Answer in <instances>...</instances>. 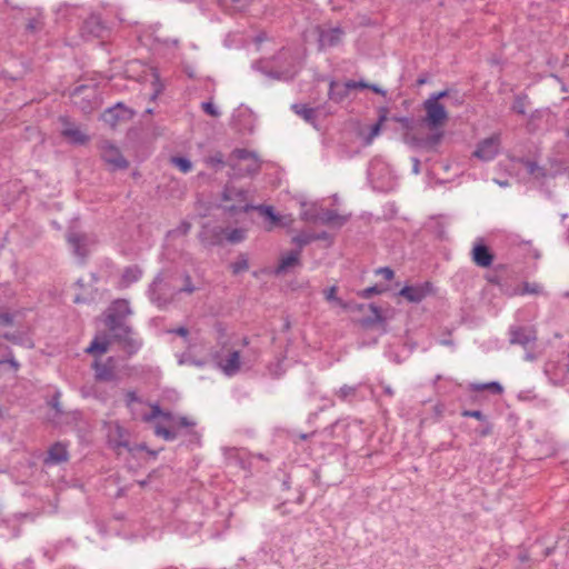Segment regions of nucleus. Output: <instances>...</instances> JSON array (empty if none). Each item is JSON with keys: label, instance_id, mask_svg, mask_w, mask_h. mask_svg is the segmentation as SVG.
<instances>
[{"label": "nucleus", "instance_id": "nucleus-1", "mask_svg": "<svg viewBox=\"0 0 569 569\" xmlns=\"http://www.w3.org/2000/svg\"><path fill=\"white\" fill-rule=\"evenodd\" d=\"M172 280L173 272L169 269H163L156 274L148 287V298L159 309L168 308L179 295L178 288L172 284Z\"/></svg>", "mask_w": 569, "mask_h": 569}, {"label": "nucleus", "instance_id": "nucleus-2", "mask_svg": "<svg viewBox=\"0 0 569 569\" xmlns=\"http://www.w3.org/2000/svg\"><path fill=\"white\" fill-rule=\"evenodd\" d=\"M221 200L226 202L223 209L229 216L253 211L249 190L244 188H238L231 183H227L222 190Z\"/></svg>", "mask_w": 569, "mask_h": 569}, {"label": "nucleus", "instance_id": "nucleus-3", "mask_svg": "<svg viewBox=\"0 0 569 569\" xmlns=\"http://www.w3.org/2000/svg\"><path fill=\"white\" fill-rule=\"evenodd\" d=\"M423 110L426 114L421 119V122L431 130L442 127L449 118L445 106L433 100H425Z\"/></svg>", "mask_w": 569, "mask_h": 569}, {"label": "nucleus", "instance_id": "nucleus-4", "mask_svg": "<svg viewBox=\"0 0 569 569\" xmlns=\"http://www.w3.org/2000/svg\"><path fill=\"white\" fill-rule=\"evenodd\" d=\"M108 32L104 20L97 13L89 14L80 27V36L86 41L103 38Z\"/></svg>", "mask_w": 569, "mask_h": 569}, {"label": "nucleus", "instance_id": "nucleus-5", "mask_svg": "<svg viewBox=\"0 0 569 569\" xmlns=\"http://www.w3.org/2000/svg\"><path fill=\"white\" fill-rule=\"evenodd\" d=\"M132 310L127 299H117L111 302L106 317V326L110 331H116L117 327L124 325L123 320L131 315Z\"/></svg>", "mask_w": 569, "mask_h": 569}, {"label": "nucleus", "instance_id": "nucleus-6", "mask_svg": "<svg viewBox=\"0 0 569 569\" xmlns=\"http://www.w3.org/2000/svg\"><path fill=\"white\" fill-rule=\"evenodd\" d=\"M113 332L114 339L122 345L123 350L132 356L142 347V339L133 336V329L128 325H120Z\"/></svg>", "mask_w": 569, "mask_h": 569}, {"label": "nucleus", "instance_id": "nucleus-7", "mask_svg": "<svg viewBox=\"0 0 569 569\" xmlns=\"http://www.w3.org/2000/svg\"><path fill=\"white\" fill-rule=\"evenodd\" d=\"M100 154L103 161L112 166V169L124 170L129 167L128 160L123 157L120 149L109 140H103L100 146Z\"/></svg>", "mask_w": 569, "mask_h": 569}, {"label": "nucleus", "instance_id": "nucleus-8", "mask_svg": "<svg viewBox=\"0 0 569 569\" xmlns=\"http://www.w3.org/2000/svg\"><path fill=\"white\" fill-rule=\"evenodd\" d=\"M500 144V134L493 133L492 136L478 142L476 150L472 152V156L482 161H491L498 156Z\"/></svg>", "mask_w": 569, "mask_h": 569}, {"label": "nucleus", "instance_id": "nucleus-9", "mask_svg": "<svg viewBox=\"0 0 569 569\" xmlns=\"http://www.w3.org/2000/svg\"><path fill=\"white\" fill-rule=\"evenodd\" d=\"M537 331L529 326H512L509 329V342L527 348L537 341Z\"/></svg>", "mask_w": 569, "mask_h": 569}, {"label": "nucleus", "instance_id": "nucleus-10", "mask_svg": "<svg viewBox=\"0 0 569 569\" xmlns=\"http://www.w3.org/2000/svg\"><path fill=\"white\" fill-rule=\"evenodd\" d=\"M226 228L220 226H203L199 232V240L204 247H216L223 243Z\"/></svg>", "mask_w": 569, "mask_h": 569}, {"label": "nucleus", "instance_id": "nucleus-11", "mask_svg": "<svg viewBox=\"0 0 569 569\" xmlns=\"http://www.w3.org/2000/svg\"><path fill=\"white\" fill-rule=\"evenodd\" d=\"M432 292V284L430 282H423L416 286H405L400 291L399 296L412 303L421 302L426 297Z\"/></svg>", "mask_w": 569, "mask_h": 569}, {"label": "nucleus", "instance_id": "nucleus-12", "mask_svg": "<svg viewBox=\"0 0 569 569\" xmlns=\"http://www.w3.org/2000/svg\"><path fill=\"white\" fill-rule=\"evenodd\" d=\"M60 122L63 124L61 136L67 139L68 142L76 146H84L89 142V136L82 132L78 127L73 126L67 117H61Z\"/></svg>", "mask_w": 569, "mask_h": 569}, {"label": "nucleus", "instance_id": "nucleus-13", "mask_svg": "<svg viewBox=\"0 0 569 569\" xmlns=\"http://www.w3.org/2000/svg\"><path fill=\"white\" fill-rule=\"evenodd\" d=\"M318 32L319 50L338 46L342 41V37L345 34V31L340 27H335L330 29L318 28Z\"/></svg>", "mask_w": 569, "mask_h": 569}, {"label": "nucleus", "instance_id": "nucleus-14", "mask_svg": "<svg viewBox=\"0 0 569 569\" xmlns=\"http://www.w3.org/2000/svg\"><path fill=\"white\" fill-rule=\"evenodd\" d=\"M493 253L490 248L482 242V240L477 241L471 250V259L473 263L480 268H488L493 262Z\"/></svg>", "mask_w": 569, "mask_h": 569}, {"label": "nucleus", "instance_id": "nucleus-15", "mask_svg": "<svg viewBox=\"0 0 569 569\" xmlns=\"http://www.w3.org/2000/svg\"><path fill=\"white\" fill-rule=\"evenodd\" d=\"M133 116V112L124 107L121 102H118L116 106L108 108L102 113V119L106 123L111 127H116L121 120H129Z\"/></svg>", "mask_w": 569, "mask_h": 569}, {"label": "nucleus", "instance_id": "nucleus-16", "mask_svg": "<svg viewBox=\"0 0 569 569\" xmlns=\"http://www.w3.org/2000/svg\"><path fill=\"white\" fill-rule=\"evenodd\" d=\"M203 164L211 169L214 173L221 171L224 167H230L231 170L237 169V164L224 159V154L220 150H213L202 158Z\"/></svg>", "mask_w": 569, "mask_h": 569}, {"label": "nucleus", "instance_id": "nucleus-17", "mask_svg": "<svg viewBox=\"0 0 569 569\" xmlns=\"http://www.w3.org/2000/svg\"><path fill=\"white\" fill-rule=\"evenodd\" d=\"M216 359L219 368L223 371L224 375L232 377L239 372L241 366L239 351L233 350L226 358H220L217 355Z\"/></svg>", "mask_w": 569, "mask_h": 569}, {"label": "nucleus", "instance_id": "nucleus-18", "mask_svg": "<svg viewBox=\"0 0 569 569\" xmlns=\"http://www.w3.org/2000/svg\"><path fill=\"white\" fill-rule=\"evenodd\" d=\"M300 249L291 250L288 254L282 256L274 270L277 276L284 274L289 269L301 266Z\"/></svg>", "mask_w": 569, "mask_h": 569}, {"label": "nucleus", "instance_id": "nucleus-19", "mask_svg": "<svg viewBox=\"0 0 569 569\" xmlns=\"http://www.w3.org/2000/svg\"><path fill=\"white\" fill-rule=\"evenodd\" d=\"M69 459V453L64 445L61 442H56L52 445L49 450L48 455L44 458L46 465H58L61 462H66Z\"/></svg>", "mask_w": 569, "mask_h": 569}, {"label": "nucleus", "instance_id": "nucleus-20", "mask_svg": "<svg viewBox=\"0 0 569 569\" xmlns=\"http://www.w3.org/2000/svg\"><path fill=\"white\" fill-rule=\"evenodd\" d=\"M112 358H109L107 362H98L96 361L93 363V368H94V377H96V380L98 381H104V382H109V381H113L116 379V372H114V368L112 366Z\"/></svg>", "mask_w": 569, "mask_h": 569}, {"label": "nucleus", "instance_id": "nucleus-21", "mask_svg": "<svg viewBox=\"0 0 569 569\" xmlns=\"http://www.w3.org/2000/svg\"><path fill=\"white\" fill-rule=\"evenodd\" d=\"M142 269L138 266H128L123 269L119 287L124 289L130 287L132 283L138 282L142 277Z\"/></svg>", "mask_w": 569, "mask_h": 569}, {"label": "nucleus", "instance_id": "nucleus-22", "mask_svg": "<svg viewBox=\"0 0 569 569\" xmlns=\"http://www.w3.org/2000/svg\"><path fill=\"white\" fill-rule=\"evenodd\" d=\"M248 163L242 167L240 163L237 164V169L232 170L234 177H253L261 170V161L257 157L252 158Z\"/></svg>", "mask_w": 569, "mask_h": 569}, {"label": "nucleus", "instance_id": "nucleus-23", "mask_svg": "<svg viewBox=\"0 0 569 569\" xmlns=\"http://www.w3.org/2000/svg\"><path fill=\"white\" fill-rule=\"evenodd\" d=\"M349 93L350 91L346 82L340 83L335 80L330 81L328 96L331 101L340 103L349 96Z\"/></svg>", "mask_w": 569, "mask_h": 569}, {"label": "nucleus", "instance_id": "nucleus-24", "mask_svg": "<svg viewBox=\"0 0 569 569\" xmlns=\"http://www.w3.org/2000/svg\"><path fill=\"white\" fill-rule=\"evenodd\" d=\"M68 242L71 246L73 253L84 259L87 257V249L84 247V236L78 232H70L68 234Z\"/></svg>", "mask_w": 569, "mask_h": 569}, {"label": "nucleus", "instance_id": "nucleus-25", "mask_svg": "<svg viewBox=\"0 0 569 569\" xmlns=\"http://www.w3.org/2000/svg\"><path fill=\"white\" fill-rule=\"evenodd\" d=\"M292 110L300 116L306 122L316 127L317 110L302 103L292 104Z\"/></svg>", "mask_w": 569, "mask_h": 569}, {"label": "nucleus", "instance_id": "nucleus-26", "mask_svg": "<svg viewBox=\"0 0 569 569\" xmlns=\"http://www.w3.org/2000/svg\"><path fill=\"white\" fill-rule=\"evenodd\" d=\"M359 387L360 385H343L339 390L336 391V396L340 401L351 403L358 398Z\"/></svg>", "mask_w": 569, "mask_h": 569}, {"label": "nucleus", "instance_id": "nucleus-27", "mask_svg": "<svg viewBox=\"0 0 569 569\" xmlns=\"http://www.w3.org/2000/svg\"><path fill=\"white\" fill-rule=\"evenodd\" d=\"M322 224H333L338 222L340 226L343 224L347 219L341 217L336 210L323 209L319 214V220Z\"/></svg>", "mask_w": 569, "mask_h": 569}, {"label": "nucleus", "instance_id": "nucleus-28", "mask_svg": "<svg viewBox=\"0 0 569 569\" xmlns=\"http://www.w3.org/2000/svg\"><path fill=\"white\" fill-rule=\"evenodd\" d=\"M253 211H258L260 216L269 220L272 224L280 222V216L276 213L273 207L266 204H253Z\"/></svg>", "mask_w": 569, "mask_h": 569}, {"label": "nucleus", "instance_id": "nucleus-29", "mask_svg": "<svg viewBox=\"0 0 569 569\" xmlns=\"http://www.w3.org/2000/svg\"><path fill=\"white\" fill-rule=\"evenodd\" d=\"M469 390H471V391L488 390L493 395H501L503 392V387L497 381H491V382H486V383H470Z\"/></svg>", "mask_w": 569, "mask_h": 569}, {"label": "nucleus", "instance_id": "nucleus-30", "mask_svg": "<svg viewBox=\"0 0 569 569\" xmlns=\"http://www.w3.org/2000/svg\"><path fill=\"white\" fill-rule=\"evenodd\" d=\"M527 172L533 178L541 180L547 177V171L543 167L539 166L536 161L532 160H523L522 161Z\"/></svg>", "mask_w": 569, "mask_h": 569}, {"label": "nucleus", "instance_id": "nucleus-31", "mask_svg": "<svg viewBox=\"0 0 569 569\" xmlns=\"http://www.w3.org/2000/svg\"><path fill=\"white\" fill-rule=\"evenodd\" d=\"M369 308L372 312V316L367 317L366 319L362 320V323L365 326H372L386 322V318L382 316L381 309L378 306H376L375 303H370Z\"/></svg>", "mask_w": 569, "mask_h": 569}, {"label": "nucleus", "instance_id": "nucleus-32", "mask_svg": "<svg viewBox=\"0 0 569 569\" xmlns=\"http://www.w3.org/2000/svg\"><path fill=\"white\" fill-rule=\"evenodd\" d=\"M44 27V18L41 12L37 13L34 17L28 19L26 24V30L29 33H37L41 31Z\"/></svg>", "mask_w": 569, "mask_h": 569}, {"label": "nucleus", "instance_id": "nucleus-33", "mask_svg": "<svg viewBox=\"0 0 569 569\" xmlns=\"http://www.w3.org/2000/svg\"><path fill=\"white\" fill-rule=\"evenodd\" d=\"M529 104V98L527 94H518L515 97L511 110L520 116L527 114V107Z\"/></svg>", "mask_w": 569, "mask_h": 569}, {"label": "nucleus", "instance_id": "nucleus-34", "mask_svg": "<svg viewBox=\"0 0 569 569\" xmlns=\"http://www.w3.org/2000/svg\"><path fill=\"white\" fill-rule=\"evenodd\" d=\"M388 109L382 107L379 110L378 121L371 126L370 132L368 136V142H370L375 137H377L381 130L382 123L387 120Z\"/></svg>", "mask_w": 569, "mask_h": 569}, {"label": "nucleus", "instance_id": "nucleus-35", "mask_svg": "<svg viewBox=\"0 0 569 569\" xmlns=\"http://www.w3.org/2000/svg\"><path fill=\"white\" fill-rule=\"evenodd\" d=\"M264 62L260 61L257 63L258 69L272 79H289L292 78V73L289 70H268Z\"/></svg>", "mask_w": 569, "mask_h": 569}, {"label": "nucleus", "instance_id": "nucleus-36", "mask_svg": "<svg viewBox=\"0 0 569 569\" xmlns=\"http://www.w3.org/2000/svg\"><path fill=\"white\" fill-rule=\"evenodd\" d=\"M170 163L178 168L182 173H188L192 170V162L186 157H171Z\"/></svg>", "mask_w": 569, "mask_h": 569}, {"label": "nucleus", "instance_id": "nucleus-37", "mask_svg": "<svg viewBox=\"0 0 569 569\" xmlns=\"http://www.w3.org/2000/svg\"><path fill=\"white\" fill-rule=\"evenodd\" d=\"M257 157V153L253 151H250L244 148H236L229 158V161L232 162V159H236L238 161H250L252 158Z\"/></svg>", "mask_w": 569, "mask_h": 569}, {"label": "nucleus", "instance_id": "nucleus-38", "mask_svg": "<svg viewBox=\"0 0 569 569\" xmlns=\"http://www.w3.org/2000/svg\"><path fill=\"white\" fill-rule=\"evenodd\" d=\"M246 239V230L242 228H234L232 230L226 229L224 240L230 243H240Z\"/></svg>", "mask_w": 569, "mask_h": 569}, {"label": "nucleus", "instance_id": "nucleus-39", "mask_svg": "<svg viewBox=\"0 0 569 569\" xmlns=\"http://www.w3.org/2000/svg\"><path fill=\"white\" fill-rule=\"evenodd\" d=\"M182 281L183 284L180 288H178L179 295H192L197 291V287L193 284L191 276L187 271L182 273Z\"/></svg>", "mask_w": 569, "mask_h": 569}, {"label": "nucleus", "instance_id": "nucleus-40", "mask_svg": "<svg viewBox=\"0 0 569 569\" xmlns=\"http://www.w3.org/2000/svg\"><path fill=\"white\" fill-rule=\"evenodd\" d=\"M392 120L398 122L407 132L413 131L419 122L412 117H393Z\"/></svg>", "mask_w": 569, "mask_h": 569}, {"label": "nucleus", "instance_id": "nucleus-41", "mask_svg": "<svg viewBox=\"0 0 569 569\" xmlns=\"http://www.w3.org/2000/svg\"><path fill=\"white\" fill-rule=\"evenodd\" d=\"M154 435L163 438L167 441H173L178 437V433L176 431L168 429L160 423L156 425Z\"/></svg>", "mask_w": 569, "mask_h": 569}, {"label": "nucleus", "instance_id": "nucleus-42", "mask_svg": "<svg viewBox=\"0 0 569 569\" xmlns=\"http://www.w3.org/2000/svg\"><path fill=\"white\" fill-rule=\"evenodd\" d=\"M233 274H239L249 269L248 258L244 254H240L234 262L231 263Z\"/></svg>", "mask_w": 569, "mask_h": 569}, {"label": "nucleus", "instance_id": "nucleus-43", "mask_svg": "<svg viewBox=\"0 0 569 569\" xmlns=\"http://www.w3.org/2000/svg\"><path fill=\"white\" fill-rule=\"evenodd\" d=\"M313 241L312 233L301 232L292 238V242L298 246L297 249L302 251V248Z\"/></svg>", "mask_w": 569, "mask_h": 569}, {"label": "nucleus", "instance_id": "nucleus-44", "mask_svg": "<svg viewBox=\"0 0 569 569\" xmlns=\"http://www.w3.org/2000/svg\"><path fill=\"white\" fill-rule=\"evenodd\" d=\"M542 292V287L537 282H523L519 295H539Z\"/></svg>", "mask_w": 569, "mask_h": 569}, {"label": "nucleus", "instance_id": "nucleus-45", "mask_svg": "<svg viewBox=\"0 0 569 569\" xmlns=\"http://www.w3.org/2000/svg\"><path fill=\"white\" fill-rule=\"evenodd\" d=\"M493 425L488 420L485 422H480V426L475 428V433L480 437L485 438L492 433Z\"/></svg>", "mask_w": 569, "mask_h": 569}, {"label": "nucleus", "instance_id": "nucleus-46", "mask_svg": "<svg viewBox=\"0 0 569 569\" xmlns=\"http://www.w3.org/2000/svg\"><path fill=\"white\" fill-rule=\"evenodd\" d=\"M60 399L61 392L57 390L48 401V405L56 411L57 416H61L63 413Z\"/></svg>", "mask_w": 569, "mask_h": 569}, {"label": "nucleus", "instance_id": "nucleus-47", "mask_svg": "<svg viewBox=\"0 0 569 569\" xmlns=\"http://www.w3.org/2000/svg\"><path fill=\"white\" fill-rule=\"evenodd\" d=\"M320 212L317 211L316 208H309L303 210L300 214L301 220L307 222H317L319 220Z\"/></svg>", "mask_w": 569, "mask_h": 569}, {"label": "nucleus", "instance_id": "nucleus-48", "mask_svg": "<svg viewBox=\"0 0 569 569\" xmlns=\"http://www.w3.org/2000/svg\"><path fill=\"white\" fill-rule=\"evenodd\" d=\"M268 372L269 375L272 377V378H280L284 370L282 368V361L281 360H277L276 362L273 363H270L268 367Z\"/></svg>", "mask_w": 569, "mask_h": 569}, {"label": "nucleus", "instance_id": "nucleus-49", "mask_svg": "<svg viewBox=\"0 0 569 569\" xmlns=\"http://www.w3.org/2000/svg\"><path fill=\"white\" fill-rule=\"evenodd\" d=\"M461 416L465 418H475V419L479 420L480 422H485V421L489 420L487 418V416L483 415V412L481 410H462Z\"/></svg>", "mask_w": 569, "mask_h": 569}, {"label": "nucleus", "instance_id": "nucleus-50", "mask_svg": "<svg viewBox=\"0 0 569 569\" xmlns=\"http://www.w3.org/2000/svg\"><path fill=\"white\" fill-rule=\"evenodd\" d=\"M152 86H153V92L151 93L150 100L154 101L163 89V86L160 82V78L157 73L153 74Z\"/></svg>", "mask_w": 569, "mask_h": 569}, {"label": "nucleus", "instance_id": "nucleus-51", "mask_svg": "<svg viewBox=\"0 0 569 569\" xmlns=\"http://www.w3.org/2000/svg\"><path fill=\"white\" fill-rule=\"evenodd\" d=\"M201 108L202 110L211 116V117H219L220 116V111L217 109V107L211 102V101H204L201 103Z\"/></svg>", "mask_w": 569, "mask_h": 569}, {"label": "nucleus", "instance_id": "nucleus-52", "mask_svg": "<svg viewBox=\"0 0 569 569\" xmlns=\"http://www.w3.org/2000/svg\"><path fill=\"white\" fill-rule=\"evenodd\" d=\"M108 349V343L107 342H99L97 340H93L91 342V345L87 348V352L88 353H93L94 351H99V352H106Z\"/></svg>", "mask_w": 569, "mask_h": 569}, {"label": "nucleus", "instance_id": "nucleus-53", "mask_svg": "<svg viewBox=\"0 0 569 569\" xmlns=\"http://www.w3.org/2000/svg\"><path fill=\"white\" fill-rule=\"evenodd\" d=\"M161 415H162V409L160 408V406H159V405H157V403H156V405H152V406H151V411H150V413H147V415H144V416H143V420H144L146 422H150V421H152L153 419H156V418H158V417H161Z\"/></svg>", "mask_w": 569, "mask_h": 569}, {"label": "nucleus", "instance_id": "nucleus-54", "mask_svg": "<svg viewBox=\"0 0 569 569\" xmlns=\"http://www.w3.org/2000/svg\"><path fill=\"white\" fill-rule=\"evenodd\" d=\"M376 273L382 276L388 281L392 280L395 277V272L390 267H381L376 270Z\"/></svg>", "mask_w": 569, "mask_h": 569}, {"label": "nucleus", "instance_id": "nucleus-55", "mask_svg": "<svg viewBox=\"0 0 569 569\" xmlns=\"http://www.w3.org/2000/svg\"><path fill=\"white\" fill-rule=\"evenodd\" d=\"M346 84H347L349 91L352 89H367L369 87V83L363 80H360V81L348 80V81H346Z\"/></svg>", "mask_w": 569, "mask_h": 569}, {"label": "nucleus", "instance_id": "nucleus-56", "mask_svg": "<svg viewBox=\"0 0 569 569\" xmlns=\"http://www.w3.org/2000/svg\"><path fill=\"white\" fill-rule=\"evenodd\" d=\"M382 291H383V289L379 288L378 286H372V287L363 289L361 292V297L365 299H369L373 295L381 293Z\"/></svg>", "mask_w": 569, "mask_h": 569}, {"label": "nucleus", "instance_id": "nucleus-57", "mask_svg": "<svg viewBox=\"0 0 569 569\" xmlns=\"http://www.w3.org/2000/svg\"><path fill=\"white\" fill-rule=\"evenodd\" d=\"M336 293H337L336 286H332V287L328 288L327 290H325V297L328 301H336L339 305H341V300L339 298H337Z\"/></svg>", "mask_w": 569, "mask_h": 569}, {"label": "nucleus", "instance_id": "nucleus-58", "mask_svg": "<svg viewBox=\"0 0 569 569\" xmlns=\"http://www.w3.org/2000/svg\"><path fill=\"white\" fill-rule=\"evenodd\" d=\"M13 325V315L9 312H0V326H12Z\"/></svg>", "mask_w": 569, "mask_h": 569}, {"label": "nucleus", "instance_id": "nucleus-59", "mask_svg": "<svg viewBox=\"0 0 569 569\" xmlns=\"http://www.w3.org/2000/svg\"><path fill=\"white\" fill-rule=\"evenodd\" d=\"M451 92H452V90H448V89L447 90H441V91H438V92H435V93L430 94V97L428 99L439 102V100H441L443 98H447V97H450Z\"/></svg>", "mask_w": 569, "mask_h": 569}, {"label": "nucleus", "instance_id": "nucleus-60", "mask_svg": "<svg viewBox=\"0 0 569 569\" xmlns=\"http://www.w3.org/2000/svg\"><path fill=\"white\" fill-rule=\"evenodd\" d=\"M177 426L180 427V428H193L196 426V422L190 420L189 418L187 417H180L178 418L177 420Z\"/></svg>", "mask_w": 569, "mask_h": 569}, {"label": "nucleus", "instance_id": "nucleus-61", "mask_svg": "<svg viewBox=\"0 0 569 569\" xmlns=\"http://www.w3.org/2000/svg\"><path fill=\"white\" fill-rule=\"evenodd\" d=\"M94 92V89L92 87H89V86H84V84H81V86H78L73 89L72 93H71V97H78L80 96L81 93L83 92Z\"/></svg>", "mask_w": 569, "mask_h": 569}, {"label": "nucleus", "instance_id": "nucleus-62", "mask_svg": "<svg viewBox=\"0 0 569 569\" xmlns=\"http://www.w3.org/2000/svg\"><path fill=\"white\" fill-rule=\"evenodd\" d=\"M133 402H140V398L138 397L136 391L130 390L126 393V405L129 407Z\"/></svg>", "mask_w": 569, "mask_h": 569}, {"label": "nucleus", "instance_id": "nucleus-63", "mask_svg": "<svg viewBox=\"0 0 569 569\" xmlns=\"http://www.w3.org/2000/svg\"><path fill=\"white\" fill-rule=\"evenodd\" d=\"M170 333H174V335H178L182 338H187L189 336V330L181 326V327H178V328H174V329H171L169 330Z\"/></svg>", "mask_w": 569, "mask_h": 569}, {"label": "nucleus", "instance_id": "nucleus-64", "mask_svg": "<svg viewBox=\"0 0 569 569\" xmlns=\"http://www.w3.org/2000/svg\"><path fill=\"white\" fill-rule=\"evenodd\" d=\"M291 58L290 53L284 50V49H281L278 54L273 58L274 61H288V59Z\"/></svg>", "mask_w": 569, "mask_h": 569}]
</instances>
